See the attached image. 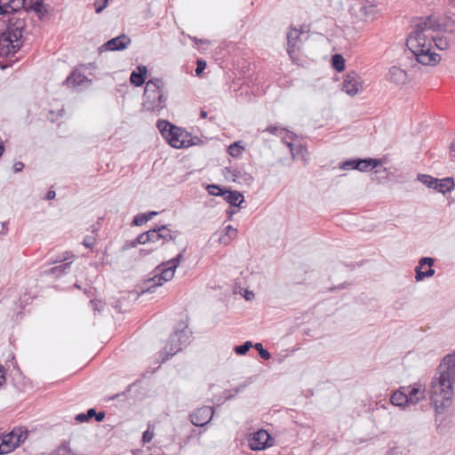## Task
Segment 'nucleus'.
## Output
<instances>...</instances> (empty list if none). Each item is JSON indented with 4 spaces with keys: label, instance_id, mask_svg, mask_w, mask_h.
<instances>
[{
    "label": "nucleus",
    "instance_id": "nucleus-1",
    "mask_svg": "<svg viewBox=\"0 0 455 455\" xmlns=\"http://www.w3.org/2000/svg\"><path fill=\"white\" fill-rule=\"evenodd\" d=\"M438 28V22L431 16L422 18L415 25L406 40V46L412 52L416 60L422 65L434 66L441 60L439 54L431 51L432 32L437 30Z\"/></svg>",
    "mask_w": 455,
    "mask_h": 455
},
{
    "label": "nucleus",
    "instance_id": "nucleus-2",
    "mask_svg": "<svg viewBox=\"0 0 455 455\" xmlns=\"http://www.w3.org/2000/svg\"><path fill=\"white\" fill-rule=\"evenodd\" d=\"M455 381V355L444 356L430 384V399L437 413H443L452 403Z\"/></svg>",
    "mask_w": 455,
    "mask_h": 455
},
{
    "label": "nucleus",
    "instance_id": "nucleus-3",
    "mask_svg": "<svg viewBox=\"0 0 455 455\" xmlns=\"http://www.w3.org/2000/svg\"><path fill=\"white\" fill-rule=\"evenodd\" d=\"M23 13L9 16L6 29L0 36V57L13 56L21 46L23 31L26 27Z\"/></svg>",
    "mask_w": 455,
    "mask_h": 455
},
{
    "label": "nucleus",
    "instance_id": "nucleus-4",
    "mask_svg": "<svg viewBox=\"0 0 455 455\" xmlns=\"http://www.w3.org/2000/svg\"><path fill=\"white\" fill-rule=\"evenodd\" d=\"M164 81L161 78H152L146 83L142 107L145 110L159 114L166 107V97L164 91Z\"/></svg>",
    "mask_w": 455,
    "mask_h": 455
},
{
    "label": "nucleus",
    "instance_id": "nucleus-5",
    "mask_svg": "<svg viewBox=\"0 0 455 455\" xmlns=\"http://www.w3.org/2000/svg\"><path fill=\"white\" fill-rule=\"evenodd\" d=\"M184 259L183 252H180L173 259L159 265L156 270L153 277L147 280V291H151L152 288L160 286L164 283L172 280L174 273L180 263Z\"/></svg>",
    "mask_w": 455,
    "mask_h": 455
},
{
    "label": "nucleus",
    "instance_id": "nucleus-6",
    "mask_svg": "<svg viewBox=\"0 0 455 455\" xmlns=\"http://www.w3.org/2000/svg\"><path fill=\"white\" fill-rule=\"evenodd\" d=\"M156 126L172 147L180 148L188 146L185 140L187 133L181 128L166 120H158Z\"/></svg>",
    "mask_w": 455,
    "mask_h": 455
},
{
    "label": "nucleus",
    "instance_id": "nucleus-7",
    "mask_svg": "<svg viewBox=\"0 0 455 455\" xmlns=\"http://www.w3.org/2000/svg\"><path fill=\"white\" fill-rule=\"evenodd\" d=\"M190 331L187 328L176 331L172 333L170 337L169 343L164 347V352L166 354V356L163 361L181 350V346L188 343Z\"/></svg>",
    "mask_w": 455,
    "mask_h": 455
},
{
    "label": "nucleus",
    "instance_id": "nucleus-8",
    "mask_svg": "<svg viewBox=\"0 0 455 455\" xmlns=\"http://www.w3.org/2000/svg\"><path fill=\"white\" fill-rule=\"evenodd\" d=\"M270 435L263 429L254 433L249 439V445L252 451H261L272 445Z\"/></svg>",
    "mask_w": 455,
    "mask_h": 455
},
{
    "label": "nucleus",
    "instance_id": "nucleus-9",
    "mask_svg": "<svg viewBox=\"0 0 455 455\" xmlns=\"http://www.w3.org/2000/svg\"><path fill=\"white\" fill-rule=\"evenodd\" d=\"M435 259L430 257H424L419 259V266L415 267V279L419 282L426 277H431L435 275V270L432 266Z\"/></svg>",
    "mask_w": 455,
    "mask_h": 455
},
{
    "label": "nucleus",
    "instance_id": "nucleus-10",
    "mask_svg": "<svg viewBox=\"0 0 455 455\" xmlns=\"http://www.w3.org/2000/svg\"><path fill=\"white\" fill-rule=\"evenodd\" d=\"M214 414L212 406H204L190 415L191 423L196 427H203L210 422Z\"/></svg>",
    "mask_w": 455,
    "mask_h": 455
},
{
    "label": "nucleus",
    "instance_id": "nucleus-11",
    "mask_svg": "<svg viewBox=\"0 0 455 455\" xmlns=\"http://www.w3.org/2000/svg\"><path fill=\"white\" fill-rule=\"evenodd\" d=\"M131 43V38L125 34H122L103 44L100 51H122L126 49Z\"/></svg>",
    "mask_w": 455,
    "mask_h": 455
},
{
    "label": "nucleus",
    "instance_id": "nucleus-12",
    "mask_svg": "<svg viewBox=\"0 0 455 455\" xmlns=\"http://www.w3.org/2000/svg\"><path fill=\"white\" fill-rule=\"evenodd\" d=\"M150 235V243L162 241L161 244L170 240H174L176 235L165 225L158 226L148 230Z\"/></svg>",
    "mask_w": 455,
    "mask_h": 455
},
{
    "label": "nucleus",
    "instance_id": "nucleus-13",
    "mask_svg": "<svg viewBox=\"0 0 455 455\" xmlns=\"http://www.w3.org/2000/svg\"><path fill=\"white\" fill-rule=\"evenodd\" d=\"M362 88V84L356 73L351 72L347 75L343 82V91L350 96H355Z\"/></svg>",
    "mask_w": 455,
    "mask_h": 455
},
{
    "label": "nucleus",
    "instance_id": "nucleus-14",
    "mask_svg": "<svg viewBox=\"0 0 455 455\" xmlns=\"http://www.w3.org/2000/svg\"><path fill=\"white\" fill-rule=\"evenodd\" d=\"M25 4L26 0H0V14L16 15Z\"/></svg>",
    "mask_w": 455,
    "mask_h": 455
},
{
    "label": "nucleus",
    "instance_id": "nucleus-15",
    "mask_svg": "<svg viewBox=\"0 0 455 455\" xmlns=\"http://www.w3.org/2000/svg\"><path fill=\"white\" fill-rule=\"evenodd\" d=\"M43 4L44 0H29V3H28V0H26L25 7L20 8L23 9V11L19 10L18 13H24L21 15V17H23L25 20L28 12L34 11L37 13L38 17L42 19L46 13V11H43Z\"/></svg>",
    "mask_w": 455,
    "mask_h": 455
},
{
    "label": "nucleus",
    "instance_id": "nucleus-16",
    "mask_svg": "<svg viewBox=\"0 0 455 455\" xmlns=\"http://www.w3.org/2000/svg\"><path fill=\"white\" fill-rule=\"evenodd\" d=\"M387 80L395 84H404L407 81V73L398 67H391L387 74Z\"/></svg>",
    "mask_w": 455,
    "mask_h": 455
},
{
    "label": "nucleus",
    "instance_id": "nucleus-17",
    "mask_svg": "<svg viewBox=\"0 0 455 455\" xmlns=\"http://www.w3.org/2000/svg\"><path fill=\"white\" fill-rule=\"evenodd\" d=\"M299 36L300 32L296 28L291 29L287 33V52L291 58H292V54L298 46Z\"/></svg>",
    "mask_w": 455,
    "mask_h": 455
},
{
    "label": "nucleus",
    "instance_id": "nucleus-18",
    "mask_svg": "<svg viewBox=\"0 0 455 455\" xmlns=\"http://www.w3.org/2000/svg\"><path fill=\"white\" fill-rule=\"evenodd\" d=\"M137 70L138 71H132L131 74L130 82L135 86H140L146 81L148 69L147 67L140 65Z\"/></svg>",
    "mask_w": 455,
    "mask_h": 455
},
{
    "label": "nucleus",
    "instance_id": "nucleus-19",
    "mask_svg": "<svg viewBox=\"0 0 455 455\" xmlns=\"http://www.w3.org/2000/svg\"><path fill=\"white\" fill-rule=\"evenodd\" d=\"M222 196L231 206H239L244 200L243 194L236 190L225 189Z\"/></svg>",
    "mask_w": 455,
    "mask_h": 455
},
{
    "label": "nucleus",
    "instance_id": "nucleus-20",
    "mask_svg": "<svg viewBox=\"0 0 455 455\" xmlns=\"http://www.w3.org/2000/svg\"><path fill=\"white\" fill-rule=\"evenodd\" d=\"M390 402L392 404L400 407L410 405L406 396L405 387H401L399 390L395 391L390 397Z\"/></svg>",
    "mask_w": 455,
    "mask_h": 455
},
{
    "label": "nucleus",
    "instance_id": "nucleus-21",
    "mask_svg": "<svg viewBox=\"0 0 455 455\" xmlns=\"http://www.w3.org/2000/svg\"><path fill=\"white\" fill-rule=\"evenodd\" d=\"M405 390L408 391L406 396L410 404L415 405L425 397V391L418 387H405Z\"/></svg>",
    "mask_w": 455,
    "mask_h": 455
},
{
    "label": "nucleus",
    "instance_id": "nucleus-22",
    "mask_svg": "<svg viewBox=\"0 0 455 455\" xmlns=\"http://www.w3.org/2000/svg\"><path fill=\"white\" fill-rule=\"evenodd\" d=\"M356 161L357 170L360 172L370 171L380 164V160L373 158L356 159Z\"/></svg>",
    "mask_w": 455,
    "mask_h": 455
},
{
    "label": "nucleus",
    "instance_id": "nucleus-23",
    "mask_svg": "<svg viewBox=\"0 0 455 455\" xmlns=\"http://www.w3.org/2000/svg\"><path fill=\"white\" fill-rule=\"evenodd\" d=\"M84 81H88L86 76L75 70L67 77L65 83L69 87H76L81 85Z\"/></svg>",
    "mask_w": 455,
    "mask_h": 455
},
{
    "label": "nucleus",
    "instance_id": "nucleus-24",
    "mask_svg": "<svg viewBox=\"0 0 455 455\" xmlns=\"http://www.w3.org/2000/svg\"><path fill=\"white\" fill-rule=\"evenodd\" d=\"M16 439V432L15 428L9 434L3 436L0 443V454H6L11 452L12 451H7L6 449L13 444Z\"/></svg>",
    "mask_w": 455,
    "mask_h": 455
},
{
    "label": "nucleus",
    "instance_id": "nucleus-25",
    "mask_svg": "<svg viewBox=\"0 0 455 455\" xmlns=\"http://www.w3.org/2000/svg\"><path fill=\"white\" fill-rule=\"evenodd\" d=\"M453 187V180L451 178H445L443 180H437L435 184L434 189L436 191L445 194L446 192H449L452 189Z\"/></svg>",
    "mask_w": 455,
    "mask_h": 455
},
{
    "label": "nucleus",
    "instance_id": "nucleus-26",
    "mask_svg": "<svg viewBox=\"0 0 455 455\" xmlns=\"http://www.w3.org/2000/svg\"><path fill=\"white\" fill-rule=\"evenodd\" d=\"M16 432V439L13 444H11L9 448H7V451H13L15 448H17L20 443H24L25 440L28 437V431L26 429H23L21 427L15 428Z\"/></svg>",
    "mask_w": 455,
    "mask_h": 455
},
{
    "label": "nucleus",
    "instance_id": "nucleus-27",
    "mask_svg": "<svg viewBox=\"0 0 455 455\" xmlns=\"http://www.w3.org/2000/svg\"><path fill=\"white\" fill-rule=\"evenodd\" d=\"M432 41L435 43V46L439 50H446L450 47V41L446 36H437L435 37L433 36Z\"/></svg>",
    "mask_w": 455,
    "mask_h": 455
},
{
    "label": "nucleus",
    "instance_id": "nucleus-28",
    "mask_svg": "<svg viewBox=\"0 0 455 455\" xmlns=\"http://www.w3.org/2000/svg\"><path fill=\"white\" fill-rule=\"evenodd\" d=\"M332 67L339 72L345 68V60L340 54H334L331 59Z\"/></svg>",
    "mask_w": 455,
    "mask_h": 455
},
{
    "label": "nucleus",
    "instance_id": "nucleus-29",
    "mask_svg": "<svg viewBox=\"0 0 455 455\" xmlns=\"http://www.w3.org/2000/svg\"><path fill=\"white\" fill-rule=\"evenodd\" d=\"M237 230L232 226H228L225 228V236L220 237V241L223 243H228L229 240L236 235Z\"/></svg>",
    "mask_w": 455,
    "mask_h": 455
},
{
    "label": "nucleus",
    "instance_id": "nucleus-30",
    "mask_svg": "<svg viewBox=\"0 0 455 455\" xmlns=\"http://www.w3.org/2000/svg\"><path fill=\"white\" fill-rule=\"evenodd\" d=\"M418 180L425 184L427 188H433L435 187V184L436 182V179L429 176V175H427V174H419L418 176Z\"/></svg>",
    "mask_w": 455,
    "mask_h": 455
},
{
    "label": "nucleus",
    "instance_id": "nucleus-31",
    "mask_svg": "<svg viewBox=\"0 0 455 455\" xmlns=\"http://www.w3.org/2000/svg\"><path fill=\"white\" fill-rule=\"evenodd\" d=\"M71 262L60 264V266H56L52 267L49 270L50 274L56 275H61L66 272V270L69 267Z\"/></svg>",
    "mask_w": 455,
    "mask_h": 455
},
{
    "label": "nucleus",
    "instance_id": "nucleus-32",
    "mask_svg": "<svg viewBox=\"0 0 455 455\" xmlns=\"http://www.w3.org/2000/svg\"><path fill=\"white\" fill-rule=\"evenodd\" d=\"M206 190L212 196H223L225 189L221 188L219 185L211 184L206 187Z\"/></svg>",
    "mask_w": 455,
    "mask_h": 455
},
{
    "label": "nucleus",
    "instance_id": "nucleus-33",
    "mask_svg": "<svg viewBox=\"0 0 455 455\" xmlns=\"http://www.w3.org/2000/svg\"><path fill=\"white\" fill-rule=\"evenodd\" d=\"M252 346L251 341H245L243 345L235 346V352L240 355H245Z\"/></svg>",
    "mask_w": 455,
    "mask_h": 455
},
{
    "label": "nucleus",
    "instance_id": "nucleus-34",
    "mask_svg": "<svg viewBox=\"0 0 455 455\" xmlns=\"http://www.w3.org/2000/svg\"><path fill=\"white\" fill-rule=\"evenodd\" d=\"M149 237H150V235H149L148 231L139 235L136 238V241L132 243V246H136L137 243L145 244L147 243H150Z\"/></svg>",
    "mask_w": 455,
    "mask_h": 455
},
{
    "label": "nucleus",
    "instance_id": "nucleus-35",
    "mask_svg": "<svg viewBox=\"0 0 455 455\" xmlns=\"http://www.w3.org/2000/svg\"><path fill=\"white\" fill-rule=\"evenodd\" d=\"M254 348L258 350L259 356L264 360H268L270 358V353L263 348V346L261 343H256L254 346Z\"/></svg>",
    "mask_w": 455,
    "mask_h": 455
},
{
    "label": "nucleus",
    "instance_id": "nucleus-36",
    "mask_svg": "<svg viewBox=\"0 0 455 455\" xmlns=\"http://www.w3.org/2000/svg\"><path fill=\"white\" fill-rule=\"evenodd\" d=\"M154 427L151 428V426L149 425L148 429L143 433L142 435V442L143 443H148L152 441L154 437Z\"/></svg>",
    "mask_w": 455,
    "mask_h": 455
},
{
    "label": "nucleus",
    "instance_id": "nucleus-37",
    "mask_svg": "<svg viewBox=\"0 0 455 455\" xmlns=\"http://www.w3.org/2000/svg\"><path fill=\"white\" fill-rule=\"evenodd\" d=\"M247 384L243 383L240 384L237 387L234 389V394H229V391L225 392V399L229 400L235 396L239 392L243 391L246 387Z\"/></svg>",
    "mask_w": 455,
    "mask_h": 455
},
{
    "label": "nucleus",
    "instance_id": "nucleus-38",
    "mask_svg": "<svg viewBox=\"0 0 455 455\" xmlns=\"http://www.w3.org/2000/svg\"><path fill=\"white\" fill-rule=\"evenodd\" d=\"M243 148L238 145V142H235L228 147V153L232 156H237L241 154Z\"/></svg>",
    "mask_w": 455,
    "mask_h": 455
},
{
    "label": "nucleus",
    "instance_id": "nucleus-39",
    "mask_svg": "<svg viewBox=\"0 0 455 455\" xmlns=\"http://www.w3.org/2000/svg\"><path fill=\"white\" fill-rule=\"evenodd\" d=\"M356 163V159L347 160L342 163L340 167L343 170H357Z\"/></svg>",
    "mask_w": 455,
    "mask_h": 455
},
{
    "label": "nucleus",
    "instance_id": "nucleus-40",
    "mask_svg": "<svg viewBox=\"0 0 455 455\" xmlns=\"http://www.w3.org/2000/svg\"><path fill=\"white\" fill-rule=\"evenodd\" d=\"M108 4V0H95V12L100 13Z\"/></svg>",
    "mask_w": 455,
    "mask_h": 455
},
{
    "label": "nucleus",
    "instance_id": "nucleus-41",
    "mask_svg": "<svg viewBox=\"0 0 455 455\" xmlns=\"http://www.w3.org/2000/svg\"><path fill=\"white\" fill-rule=\"evenodd\" d=\"M148 221V218L146 217V214H139L134 217L132 220V224L134 226H141Z\"/></svg>",
    "mask_w": 455,
    "mask_h": 455
},
{
    "label": "nucleus",
    "instance_id": "nucleus-42",
    "mask_svg": "<svg viewBox=\"0 0 455 455\" xmlns=\"http://www.w3.org/2000/svg\"><path fill=\"white\" fill-rule=\"evenodd\" d=\"M263 132H267L275 134V135H279L283 132H284V129H280L279 127H277L275 125H270V126L267 127L266 130H264Z\"/></svg>",
    "mask_w": 455,
    "mask_h": 455
},
{
    "label": "nucleus",
    "instance_id": "nucleus-43",
    "mask_svg": "<svg viewBox=\"0 0 455 455\" xmlns=\"http://www.w3.org/2000/svg\"><path fill=\"white\" fill-rule=\"evenodd\" d=\"M205 67H206L205 61H204L202 60H197V66H196V74L197 76H199L205 69Z\"/></svg>",
    "mask_w": 455,
    "mask_h": 455
},
{
    "label": "nucleus",
    "instance_id": "nucleus-44",
    "mask_svg": "<svg viewBox=\"0 0 455 455\" xmlns=\"http://www.w3.org/2000/svg\"><path fill=\"white\" fill-rule=\"evenodd\" d=\"M83 244L87 248H92L94 244V238L87 236L84 239Z\"/></svg>",
    "mask_w": 455,
    "mask_h": 455
},
{
    "label": "nucleus",
    "instance_id": "nucleus-45",
    "mask_svg": "<svg viewBox=\"0 0 455 455\" xmlns=\"http://www.w3.org/2000/svg\"><path fill=\"white\" fill-rule=\"evenodd\" d=\"M226 171L227 173H230V177L233 179L234 181H235L236 179L239 177L240 172L236 170H230L227 168Z\"/></svg>",
    "mask_w": 455,
    "mask_h": 455
},
{
    "label": "nucleus",
    "instance_id": "nucleus-46",
    "mask_svg": "<svg viewBox=\"0 0 455 455\" xmlns=\"http://www.w3.org/2000/svg\"><path fill=\"white\" fill-rule=\"evenodd\" d=\"M75 419L78 422H85L88 420L86 413H79L76 416Z\"/></svg>",
    "mask_w": 455,
    "mask_h": 455
},
{
    "label": "nucleus",
    "instance_id": "nucleus-47",
    "mask_svg": "<svg viewBox=\"0 0 455 455\" xmlns=\"http://www.w3.org/2000/svg\"><path fill=\"white\" fill-rule=\"evenodd\" d=\"M24 168V164L21 162H17L13 164V170L15 172H20Z\"/></svg>",
    "mask_w": 455,
    "mask_h": 455
},
{
    "label": "nucleus",
    "instance_id": "nucleus-48",
    "mask_svg": "<svg viewBox=\"0 0 455 455\" xmlns=\"http://www.w3.org/2000/svg\"><path fill=\"white\" fill-rule=\"evenodd\" d=\"M283 143L290 148L291 150V153L292 155V156L294 157L295 156V153H294V145L291 141H286V140H283Z\"/></svg>",
    "mask_w": 455,
    "mask_h": 455
},
{
    "label": "nucleus",
    "instance_id": "nucleus-49",
    "mask_svg": "<svg viewBox=\"0 0 455 455\" xmlns=\"http://www.w3.org/2000/svg\"><path fill=\"white\" fill-rule=\"evenodd\" d=\"M95 418H96L97 421H99V422L102 421L105 418V412L104 411H99V412L96 411Z\"/></svg>",
    "mask_w": 455,
    "mask_h": 455
},
{
    "label": "nucleus",
    "instance_id": "nucleus-50",
    "mask_svg": "<svg viewBox=\"0 0 455 455\" xmlns=\"http://www.w3.org/2000/svg\"><path fill=\"white\" fill-rule=\"evenodd\" d=\"M5 381L4 371L2 365H0V386Z\"/></svg>",
    "mask_w": 455,
    "mask_h": 455
},
{
    "label": "nucleus",
    "instance_id": "nucleus-51",
    "mask_svg": "<svg viewBox=\"0 0 455 455\" xmlns=\"http://www.w3.org/2000/svg\"><path fill=\"white\" fill-rule=\"evenodd\" d=\"M96 415V411L94 409H89L86 412V416L88 418V419H92V417H95Z\"/></svg>",
    "mask_w": 455,
    "mask_h": 455
},
{
    "label": "nucleus",
    "instance_id": "nucleus-52",
    "mask_svg": "<svg viewBox=\"0 0 455 455\" xmlns=\"http://www.w3.org/2000/svg\"><path fill=\"white\" fill-rule=\"evenodd\" d=\"M55 196H56L55 191H53V190H49V191L47 192V194H46V197H45V198H46L47 200H52V199H53V198L55 197Z\"/></svg>",
    "mask_w": 455,
    "mask_h": 455
},
{
    "label": "nucleus",
    "instance_id": "nucleus-53",
    "mask_svg": "<svg viewBox=\"0 0 455 455\" xmlns=\"http://www.w3.org/2000/svg\"><path fill=\"white\" fill-rule=\"evenodd\" d=\"M157 212H149L146 213V217L148 218V220H150L154 216L157 215Z\"/></svg>",
    "mask_w": 455,
    "mask_h": 455
},
{
    "label": "nucleus",
    "instance_id": "nucleus-54",
    "mask_svg": "<svg viewBox=\"0 0 455 455\" xmlns=\"http://www.w3.org/2000/svg\"><path fill=\"white\" fill-rule=\"evenodd\" d=\"M244 297L247 300H250L252 297H254V293L252 291H246Z\"/></svg>",
    "mask_w": 455,
    "mask_h": 455
},
{
    "label": "nucleus",
    "instance_id": "nucleus-55",
    "mask_svg": "<svg viewBox=\"0 0 455 455\" xmlns=\"http://www.w3.org/2000/svg\"><path fill=\"white\" fill-rule=\"evenodd\" d=\"M4 151V147L3 145L2 139L0 138V157L2 156Z\"/></svg>",
    "mask_w": 455,
    "mask_h": 455
},
{
    "label": "nucleus",
    "instance_id": "nucleus-56",
    "mask_svg": "<svg viewBox=\"0 0 455 455\" xmlns=\"http://www.w3.org/2000/svg\"><path fill=\"white\" fill-rule=\"evenodd\" d=\"M207 115L208 114H207V112L205 110H203V109L201 110L200 116H201L202 118H206Z\"/></svg>",
    "mask_w": 455,
    "mask_h": 455
},
{
    "label": "nucleus",
    "instance_id": "nucleus-57",
    "mask_svg": "<svg viewBox=\"0 0 455 455\" xmlns=\"http://www.w3.org/2000/svg\"><path fill=\"white\" fill-rule=\"evenodd\" d=\"M99 225H100L99 223H96V224H93V225H92V232H93V233H94V232H96V231H98V229H99Z\"/></svg>",
    "mask_w": 455,
    "mask_h": 455
},
{
    "label": "nucleus",
    "instance_id": "nucleus-58",
    "mask_svg": "<svg viewBox=\"0 0 455 455\" xmlns=\"http://www.w3.org/2000/svg\"><path fill=\"white\" fill-rule=\"evenodd\" d=\"M287 136L290 138V139H292L295 135L292 133V132H289L287 134Z\"/></svg>",
    "mask_w": 455,
    "mask_h": 455
},
{
    "label": "nucleus",
    "instance_id": "nucleus-59",
    "mask_svg": "<svg viewBox=\"0 0 455 455\" xmlns=\"http://www.w3.org/2000/svg\"><path fill=\"white\" fill-rule=\"evenodd\" d=\"M296 150H297V152H298V151H302V150H303V148H302V147H298V148H296Z\"/></svg>",
    "mask_w": 455,
    "mask_h": 455
},
{
    "label": "nucleus",
    "instance_id": "nucleus-60",
    "mask_svg": "<svg viewBox=\"0 0 455 455\" xmlns=\"http://www.w3.org/2000/svg\"><path fill=\"white\" fill-rule=\"evenodd\" d=\"M75 287L79 289V290L81 289V286L79 284H77V283L75 284Z\"/></svg>",
    "mask_w": 455,
    "mask_h": 455
},
{
    "label": "nucleus",
    "instance_id": "nucleus-61",
    "mask_svg": "<svg viewBox=\"0 0 455 455\" xmlns=\"http://www.w3.org/2000/svg\"><path fill=\"white\" fill-rule=\"evenodd\" d=\"M451 1H452L453 4L455 5V0H451Z\"/></svg>",
    "mask_w": 455,
    "mask_h": 455
}]
</instances>
